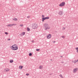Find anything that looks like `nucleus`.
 I'll return each instance as SVG.
<instances>
[{"mask_svg":"<svg viewBox=\"0 0 78 78\" xmlns=\"http://www.w3.org/2000/svg\"><path fill=\"white\" fill-rule=\"evenodd\" d=\"M39 49H36V51H39Z\"/></svg>","mask_w":78,"mask_h":78,"instance_id":"27","label":"nucleus"},{"mask_svg":"<svg viewBox=\"0 0 78 78\" xmlns=\"http://www.w3.org/2000/svg\"><path fill=\"white\" fill-rule=\"evenodd\" d=\"M17 20V19L16 18H15L13 19V20Z\"/></svg>","mask_w":78,"mask_h":78,"instance_id":"20","label":"nucleus"},{"mask_svg":"<svg viewBox=\"0 0 78 78\" xmlns=\"http://www.w3.org/2000/svg\"><path fill=\"white\" fill-rule=\"evenodd\" d=\"M20 26L21 27H23V24H22V25L20 24Z\"/></svg>","mask_w":78,"mask_h":78,"instance_id":"19","label":"nucleus"},{"mask_svg":"<svg viewBox=\"0 0 78 78\" xmlns=\"http://www.w3.org/2000/svg\"><path fill=\"white\" fill-rule=\"evenodd\" d=\"M22 67H23V66H20L19 67V69L20 70H22Z\"/></svg>","mask_w":78,"mask_h":78,"instance_id":"10","label":"nucleus"},{"mask_svg":"<svg viewBox=\"0 0 78 78\" xmlns=\"http://www.w3.org/2000/svg\"><path fill=\"white\" fill-rule=\"evenodd\" d=\"M58 14L60 16H62L63 14V12L62 11H60L59 12Z\"/></svg>","mask_w":78,"mask_h":78,"instance_id":"6","label":"nucleus"},{"mask_svg":"<svg viewBox=\"0 0 78 78\" xmlns=\"http://www.w3.org/2000/svg\"><path fill=\"white\" fill-rule=\"evenodd\" d=\"M62 63H63V62H61Z\"/></svg>","mask_w":78,"mask_h":78,"instance_id":"35","label":"nucleus"},{"mask_svg":"<svg viewBox=\"0 0 78 78\" xmlns=\"http://www.w3.org/2000/svg\"><path fill=\"white\" fill-rule=\"evenodd\" d=\"M42 17L43 18H44V16L42 15Z\"/></svg>","mask_w":78,"mask_h":78,"instance_id":"29","label":"nucleus"},{"mask_svg":"<svg viewBox=\"0 0 78 78\" xmlns=\"http://www.w3.org/2000/svg\"><path fill=\"white\" fill-rule=\"evenodd\" d=\"M27 18H30V16H27Z\"/></svg>","mask_w":78,"mask_h":78,"instance_id":"31","label":"nucleus"},{"mask_svg":"<svg viewBox=\"0 0 78 78\" xmlns=\"http://www.w3.org/2000/svg\"><path fill=\"white\" fill-rule=\"evenodd\" d=\"M10 63H12V62H13V60H12L10 61Z\"/></svg>","mask_w":78,"mask_h":78,"instance_id":"17","label":"nucleus"},{"mask_svg":"<svg viewBox=\"0 0 78 78\" xmlns=\"http://www.w3.org/2000/svg\"><path fill=\"white\" fill-rule=\"evenodd\" d=\"M51 35L50 34H49L47 36V38L48 39H50L51 37Z\"/></svg>","mask_w":78,"mask_h":78,"instance_id":"7","label":"nucleus"},{"mask_svg":"<svg viewBox=\"0 0 78 78\" xmlns=\"http://www.w3.org/2000/svg\"><path fill=\"white\" fill-rule=\"evenodd\" d=\"M42 68H43V66H40V67H39V68H38V69H42Z\"/></svg>","mask_w":78,"mask_h":78,"instance_id":"11","label":"nucleus"},{"mask_svg":"<svg viewBox=\"0 0 78 78\" xmlns=\"http://www.w3.org/2000/svg\"><path fill=\"white\" fill-rule=\"evenodd\" d=\"M78 68H74L73 69V73H75L76 72L78 71Z\"/></svg>","mask_w":78,"mask_h":78,"instance_id":"5","label":"nucleus"},{"mask_svg":"<svg viewBox=\"0 0 78 78\" xmlns=\"http://www.w3.org/2000/svg\"><path fill=\"white\" fill-rule=\"evenodd\" d=\"M9 70V69L6 68V72H8Z\"/></svg>","mask_w":78,"mask_h":78,"instance_id":"14","label":"nucleus"},{"mask_svg":"<svg viewBox=\"0 0 78 78\" xmlns=\"http://www.w3.org/2000/svg\"><path fill=\"white\" fill-rule=\"evenodd\" d=\"M31 42H32V43H34V40H32L31 41Z\"/></svg>","mask_w":78,"mask_h":78,"instance_id":"24","label":"nucleus"},{"mask_svg":"<svg viewBox=\"0 0 78 78\" xmlns=\"http://www.w3.org/2000/svg\"><path fill=\"white\" fill-rule=\"evenodd\" d=\"M51 61H52V59H50Z\"/></svg>","mask_w":78,"mask_h":78,"instance_id":"33","label":"nucleus"},{"mask_svg":"<svg viewBox=\"0 0 78 78\" xmlns=\"http://www.w3.org/2000/svg\"><path fill=\"white\" fill-rule=\"evenodd\" d=\"M65 2H62L59 5V6H64V5H65Z\"/></svg>","mask_w":78,"mask_h":78,"instance_id":"4","label":"nucleus"},{"mask_svg":"<svg viewBox=\"0 0 78 78\" xmlns=\"http://www.w3.org/2000/svg\"><path fill=\"white\" fill-rule=\"evenodd\" d=\"M29 55L30 56H32V54H31V53H29Z\"/></svg>","mask_w":78,"mask_h":78,"instance_id":"16","label":"nucleus"},{"mask_svg":"<svg viewBox=\"0 0 78 78\" xmlns=\"http://www.w3.org/2000/svg\"><path fill=\"white\" fill-rule=\"evenodd\" d=\"M65 29H66V28H65L64 27H63L62 28V30H65Z\"/></svg>","mask_w":78,"mask_h":78,"instance_id":"23","label":"nucleus"},{"mask_svg":"<svg viewBox=\"0 0 78 78\" xmlns=\"http://www.w3.org/2000/svg\"><path fill=\"white\" fill-rule=\"evenodd\" d=\"M44 18H45V19H50V18L48 16L45 17Z\"/></svg>","mask_w":78,"mask_h":78,"instance_id":"13","label":"nucleus"},{"mask_svg":"<svg viewBox=\"0 0 78 78\" xmlns=\"http://www.w3.org/2000/svg\"><path fill=\"white\" fill-rule=\"evenodd\" d=\"M26 75L28 76V75H29V74L28 73H27L26 74Z\"/></svg>","mask_w":78,"mask_h":78,"instance_id":"28","label":"nucleus"},{"mask_svg":"<svg viewBox=\"0 0 78 78\" xmlns=\"http://www.w3.org/2000/svg\"><path fill=\"white\" fill-rule=\"evenodd\" d=\"M32 28L33 29H36L37 28V24L35 23H34L32 24Z\"/></svg>","mask_w":78,"mask_h":78,"instance_id":"3","label":"nucleus"},{"mask_svg":"<svg viewBox=\"0 0 78 78\" xmlns=\"http://www.w3.org/2000/svg\"><path fill=\"white\" fill-rule=\"evenodd\" d=\"M54 43H55V42H56V41H54Z\"/></svg>","mask_w":78,"mask_h":78,"instance_id":"32","label":"nucleus"},{"mask_svg":"<svg viewBox=\"0 0 78 78\" xmlns=\"http://www.w3.org/2000/svg\"><path fill=\"white\" fill-rule=\"evenodd\" d=\"M44 27L45 30H49V29L50 28V27L48 26V25L46 23H45L44 24Z\"/></svg>","mask_w":78,"mask_h":78,"instance_id":"2","label":"nucleus"},{"mask_svg":"<svg viewBox=\"0 0 78 78\" xmlns=\"http://www.w3.org/2000/svg\"><path fill=\"white\" fill-rule=\"evenodd\" d=\"M76 50H77V52H78V48H76Z\"/></svg>","mask_w":78,"mask_h":78,"instance_id":"22","label":"nucleus"},{"mask_svg":"<svg viewBox=\"0 0 78 78\" xmlns=\"http://www.w3.org/2000/svg\"><path fill=\"white\" fill-rule=\"evenodd\" d=\"M25 34V32H23L21 34V36H23V35H24Z\"/></svg>","mask_w":78,"mask_h":78,"instance_id":"9","label":"nucleus"},{"mask_svg":"<svg viewBox=\"0 0 78 78\" xmlns=\"http://www.w3.org/2000/svg\"><path fill=\"white\" fill-rule=\"evenodd\" d=\"M59 76H60V77H61V78H62V75L60 74L59 75Z\"/></svg>","mask_w":78,"mask_h":78,"instance_id":"21","label":"nucleus"},{"mask_svg":"<svg viewBox=\"0 0 78 78\" xmlns=\"http://www.w3.org/2000/svg\"><path fill=\"white\" fill-rule=\"evenodd\" d=\"M10 40H11L9 38V39H8V41H10Z\"/></svg>","mask_w":78,"mask_h":78,"instance_id":"30","label":"nucleus"},{"mask_svg":"<svg viewBox=\"0 0 78 78\" xmlns=\"http://www.w3.org/2000/svg\"><path fill=\"white\" fill-rule=\"evenodd\" d=\"M5 34H6V35H7V34H8V33H7V32H5Z\"/></svg>","mask_w":78,"mask_h":78,"instance_id":"26","label":"nucleus"},{"mask_svg":"<svg viewBox=\"0 0 78 78\" xmlns=\"http://www.w3.org/2000/svg\"><path fill=\"white\" fill-rule=\"evenodd\" d=\"M78 61L76 60H75L74 62H73L74 63H76V62H77Z\"/></svg>","mask_w":78,"mask_h":78,"instance_id":"18","label":"nucleus"},{"mask_svg":"<svg viewBox=\"0 0 78 78\" xmlns=\"http://www.w3.org/2000/svg\"><path fill=\"white\" fill-rule=\"evenodd\" d=\"M61 58H62V56H61Z\"/></svg>","mask_w":78,"mask_h":78,"instance_id":"34","label":"nucleus"},{"mask_svg":"<svg viewBox=\"0 0 78 78\" xmlns=\"http://www.w3.org/2000/svg\"><path fill=\"white\" fill-rule=\"evenodd\" d=\"M62 37V38H65V36H63Z\"/></svg>","mask_w":78,"mask_h":78,"instance_id":"25","label":"nucleus"},{"mask_svg":"<svg viewBox=\"0 0 78 78\" xmlns=\"http://www.w3.org/2000/svg\"><path fill=\"white\" fill-rule=\"evenodd\" d=\"M30 29L29 28V27H27V30L28 31H30Z\"/></svg>","mask_w":78,"mask_h":78,"instance_id":"15","label":"nucleus"},{"mask_svg":"<svg viewBox=\"0 0 78 78\" xmlns=\"http://www.w3.org/2000/svg\"><path fill=\"white\" fill-rule=\"evenodd\" d=\"M13 50H17L18 49V46L16 44H14L10 47Z\"/></svg>","mask_w":78,"mask_h":78,"instance_id":"1","label":"nucleus"},{"mask_svg":"<svg viewBox=\"0 0 78 78\" xmlns=\"http://www.w3.org/2000/svg\"><path fill=\"white\" fill-rule=\"evenodd\" d=\"M45 20V18H42V22H44V20Z\"/></svg>","mask_w":78,"mask_h":78,"instance_id":"12","label":"nucleus"},{"mask_svg":"<svg viewBox=\"0 0 78 78\" xmlns=\"http://www.w3.org/2000/svg\"><path fill=\"white\" fill-rule=\"evenodd\" d=\"M14 25V24H8L7 25V27H12V26H13V25Z\"/></svg>","mask_w":78,"mask_h":78,"instance_id":"8","label":"nucleus"}]
</instances>
